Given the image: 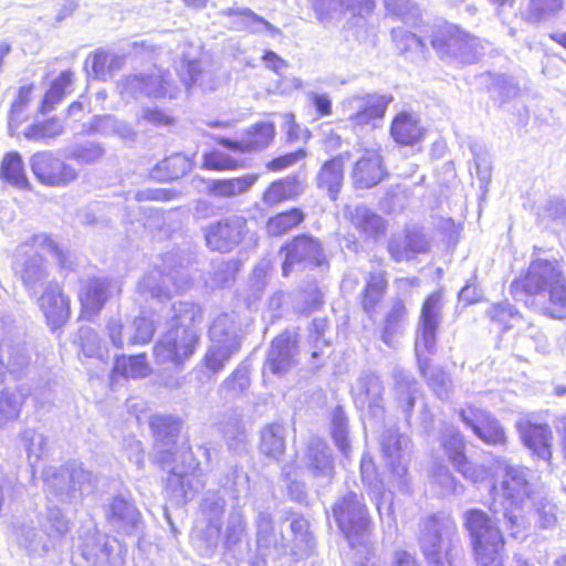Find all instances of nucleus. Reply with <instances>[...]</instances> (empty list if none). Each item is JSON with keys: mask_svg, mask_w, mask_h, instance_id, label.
Here are the masks:
<instances>
[{"mask_svg": "<svg viewBox=\"0 0 566 566\" xmlns=\"http://www.w3.org/2000/svg\"><path fill=\"white\" fill-rule=\"evenodd\" d=\"M418 357V366L421 375L427 379L428 385L432 388L440 399H448L451 380L443 369L431 367L429 355L427 352L416 353Z\"/></svg>", "mask_w": 566, "mask_h": 566, "instance_id": "nucleus-40", "label": "nucleus"}, {"mask_svg": "<svg viewBox=\"0 0 566 566\" xmlns=\"http://www.w3.org/2000/svg\"><path fill=\"white\" fill-rule=\"evenodd\" d=\"M38 304L49 325L52 328L61 326L69 317L70 305L69 300L64 296L61 287L56 283L50 282L42 295L38 300Z\"/></svg>", "mask_w": 566, "mask_h": 566, "instance_id": "nucleus-29", "label": "nucleus"}, {"mask_svg": "<svg viewBox=\"0 0 566 566\" xmlns=\"http://www.w3.org/2000/svg\"><path fill=\"white\" fill-rule=\"evenodd\" d=\"M275 127L272 123H258L251 126L240 140L220 137L217 143L235 153H250L266 148L273 140Z\"/></svg>", "mask_w": 566, "mask_h": 566, "instance_id": "nucleus-27", "label": "nucleus"}, {"mask_svg": "<svg viewBox=\"0 0 566 566\" xmlns=\"http://www.w3.org/2000/svg\"><path fill=\"white\" fill-rule=\"evenodd\" d=\"M291 531L294 534L295 555H307L314 547V537L308 531V523L303 518H296L291 522Z\"/></svg>", "mask_w": 566, "mask_h": 566, "instance_id": "nucleus-57", "label": "nucleus"}, {"mask_svg": "<svg viewBox=\"0 0 566 566\" xmlns=\"http://www.w3.org/2000/svg\"><path fill=\"white\" fill-rule=\"evenodd\" d=\"M178 271L164 273L159 269H153L146 273L137 284V293L144 300H153L164 303L170 300L172 292H179L185 289L182 284L176 282Z\"/></svg>", "mask_w": 566, "mask_h": 566, "instance_id": "nucleus-22", "label": "nucleus"}, {"mask_svg": "<svg viewBox=\"0 0 566 566\" xmlns=\"http://www.w3.org/2000/svg\"><path fill=\"white\" fill-rule=\"evenodd\" d=\"M390 132L394 139L401 145H413L422 137V128L417 119L407 113L396 116Z\"/></svg>", "mask_w": 566, "mask_h": 566, "instance_id": "nucleus-45", "label": "nucleus"}, {"mask_svg": "<svg viewBox=\"0 0 566 566\" xmlns=\"http://www.w3.org/2000/svg\"><path fill=\"white\" fill-rule=\"evenodd\" d=\"M391 36L397 49L401 52L417 51L421 53L423 51L424 43L422 40L402 28L392 29Z\"/></svg>", "mask_w": 566, "mask_h": 566, "instance_id": "nucleus-63", "label": "nucleus"}, {"mask_svg": "<svg viewBox=\"0 0 566 566\" xmlns=\"http://www.w3.org/2000/svg\"><path fill=\"white\" fill-rule=\"evenodd\" d=\"M381 450L391 469L396 486L403 492L409 491V479L407 476V450L410 440L407 436L400 434L395 430H387L382 433Z\"/></svg>", "mask_w": 566, "mask_h": 566, "instance_id": "nucleus-15", "label": "nucleus"}, {"mask_svg": "<svg viewBox=\"0 0 566 566\" xmlns=\"http://www.w3.org/2000/svg\"><path fill=\"white\" fill-rule=\"evenodd\" d=\"M457 531L449 516H431L422 522L420 547L431 566H450L449 549Z\"/></svg>", "mask_w": 566, "mask_h": 566, "instance_id": "nucleus-8", "label": "nucleus"}, {"mask_svg": "<svg viewBox=\"0 0 566 566\" xmlns=\"http://www.w3.org/2000/svg\"><path fill=\"white\" fill-rule=\"evenodd\" d=\"M312 8L322 22L339 20L346 14L365 17L373 12L374 0H312Z\"/></svg>", "mask_w": 566, "mask_h": 566, "instance_id": "nucleus-24", "label": "nucleus"}, {"mask_svg": "<svg viewBox=\"0 0 566 566\" xmlns=\"http://www.w3.org/2000/svg\"><path fill=\"white\" fill-rule=\"evenodd\" d=\"M361 481L370 499L375 502L380 518L385 515L394 521L392 499L385 491L384 482L378 478L373 459L364 454L360 461Z\"/></svg>", "mask_w": 566, "mask_h": 566, "instance_id": "nucleus-26", "label": "nucleus"}, {"mask_svg": "<svg viewBox=\"0 0 566 566\" xmlns=\"http://www.w3.org/2000/svg\"><path fill=\"white\" fill-rule=\"evenodd\" d=\"M31 170L36 179L49 187H67L78 178L72 165L54 156L51 151H39L30 158Z\"/></svg>", "mask_w": 566, "mask_h": 566, "instance_id": "nucleus-12", "label": "nucleus"}, {"mask_svg": "<svg viewBox=\"0 0 566 566\" xmlns=\"http://www.w3.org/2000/svg\"><path fill=\"white\" fill-rule=\"evenodd\" d=\"M74 566H114L113 547L94 525L83 526L72 555Z\"/></svg>", "mask_w": 566, "mask_h": 566, "instance_id": "nucleus-9", "label": "nucleus"}, {"mask_svg": "<svg viewBox=\"0 0 566 566\" xmlns=\"http://www.w3.org/2000/svg\"><path fill=\"white\" fill-rule=\"evenodd\" d=\"M14 536L18 544L31 555L45 554L52 546L44 532L36 531L33 521L17 524Z\"/></svg>", "mask_w": 566, "mask_h": 566, "instance_id": "nucleus-36", "label": "nucleus"}, {"mask_svg": "<svg viewBox=\"0 0 566 566\" xmlns=\"http://www.w3.org/2000/svg\"><path fill=\"white\" fill-rule=\"evenodd\" d=\"M350 159V153H342L327 160L316 176L318 188L327 191L332 200H336L344 181V164Z\"/></svg>", "mask_w": 566, "mask_h": 566, "instance_id": "nucleus-33", "label": "nucleus"}, {"mask_svg": "<svg viewBox=\"0 0 566 566\" xmlns=\"http://www.w3.org/2000/svg\"><path fill=\"white\" fill-rule=\"evenodd\" d=\"M120 292L122 287L117 281L91 279L82 287L80 298L86 311L96 313L102 308L109 296L119 294Z\"/></svg>", "mask_w": 566, "mask_h": 566, "instance_id": "nucleus-31", "label": "nucleus"}, {"mask_svg": "<svg viewBox=\"0 0 566 566\" xmlns=\"http://www.w3.org/2000/svg\"><path fill=\"white\" fill-rule=\"evenodd\" d=\"M260 450L271 459H280L285 450V429L282 424L272 423L262 429Z\"/></svg>", "mask_w": 566, "mask_h": 566, "instance_id": "nucleus-46", "label": "nucleus"}, {"mask_svg": "<svg viewBox=\"0 0 566 566\" xmlns=\"http://www.w3.org/2000/svg\"><path fill=\"white\" fill-rule=\"evenodd\" d=\"M479 566H504V539L497 525L481 510L464 514Z\"/></svg>", "mask_w": 566, "mask_h": 566, "instance_id": "nucleus-6", "label": "nucleus"}, {"mask_svg": "<svg viewBox=\"0 0 566 566\" xmlns=\"http://www.w3.org/2000/svg\"><path fill=\"white\" fill-rule=\"evenodd\" d=\"M1 177L12 186L27 189L29 181L24 172L23 161L19 153L12 151L1 163Z\"/></svg>", "mask_w": 566, "mask_h": 566, "instance_id": "nucleus-49", "label": "nucleus"}, {"mask_svg": "<svg viewBox=\"0 0 566 566\" xmlns=\"http://www.w3.org/2000/svg\"><path fill=\"white\" fill-rule=\"evenodd\" d=\"M400 245L401 242L399 241H390L388 244V251L397 262L410 260L415 254L428 250V241L418 231H409L403 238V250H400Z\"/></svg>", "mask_w": 566, "mask_h": 566, "instance_id": "nucleus-44", "label": "nucleus"}, {"mask_svg": "<svg viewBox=\"0 0 566 566\" xmlns=\"http://www.w3.org/2000/svg\"><path fill=\"white\" fill-rule=\"evenodd\" d=\"M430 42L439 57L450 64L476 63L485 51L484 41L450 23L434 27Z\"/></svg>", "mask_w": 566, "mask_h": 566, "instance_id": "nucleus-3", "label": "nucleus"}, {"mask_svg": "<svg viewBox=\"0 0 566 566\" xmlns=\"http://www.w3.org/2000/svg\"><path fill=\"white\" fill-rule=\"evenodd\" d=\"M7 324V329L3 336L0 337V353L6 347L8 352L7 368L12 374H20L30 363V355L23 342L14 343L12 336L11 323L3 321Z\"/></svg>", "mask_w": 566, "mask_h": 566, "instance_id": "nucleus-38", "label": "nucleus"}, {"mask_svg": "<svg viewBox=\"0 0 566 566\" xmlns=\"http://www.w3.org/2000/svg\"><path fill=\"white\" fill-rule=\"evenodd\" d=\"M461 420L483 442L504 446L506 434L500 422L486 410L469 406L460 411Z\"/></svg>", "mask_w": 566, "mask_h": 566, "instance_id": "nucleus-18", "label": "nucleus"}, {"mask_svg": "<svg viewBox=\"0 0 566 566\" xmlns=\"http://www.w3.org/2000/svg\"><path fill=\"white\" fill-rule=\"evenodd\" d=\"M308 469L315 476L331 478L334 472L332 453L319 438H312L306 450Z\"/></svg>", "mask_w": 566, "mask_h": 566, "instance_id": "nucleus-37", "label": "nucleus"}, {"mask_svg": "<svg viewBox=\"0 0 566 566\" xmlns=\"http://www.w3.org/2000/svg\"><path fill=\"white\" fill-rule=\"evenodd\" d=\"M392 96L367 94L365 96H352L343 102V108L349 114L348 119L355 126H364L371 120L381 118Z\"/></svg>", "mask_w": 566, "mask_h": 566, "instance_id": "nucleus-17", "label": "nucleus"}, {"mask_svg": "<svg viewBox=\"0 0 566 566\" xmlns=\"http://www.w3.org/2000/svg\"><path fill=\"white\" fill-rule=\"evenodd\" d=\"M563 8V0H530L523 17L527 22L537 23L557 13Z\"/></svg>", "mask_w": 566, "mask_h": 566, "instance_id": "nucleus-53", "label": "nucleus"}, {"mask_svg": "<svg viewBox=\"0 0 566 566\" xmlns=\"http://www.w3.org/2000/svg\"><path fill=\"white\" fill-rule=\"evenodd\" d=\"M63 124L57 118H50L43 123L29 126L24 132L25 138L30 140H43L54 138L63 133Z\"/></svg>", "mask_w": 566, "mask_h": 566, "instance_id": "nucleus-61", "label": "nucleus"}, {"mask_svg": "<svg viewBox=\"0 0 566 566\" xmlns=\"http://www.w3.org/2000/svg\"><path fill=\"white\" fill-rule=\"evenodd\" d=\"M385 176L381 156L376 150H367L356 163L353 180L357 188L368 189L378 185Z\"/></svg>", "mask_w": 566, "mask_h": 566, "instance_id": "nucleus-32", "label": "nucleus"}, {"mask_svg": "<svg viewBox=\"0 0 566 566\" xmlns=\"http://www.w3.org/2000/svg\"><path fill=\"white\" fill-rule=\"evenodd\" d=\"M248 232L247 219L238 214L210 223L203 229L207 247L222 253L238 247Z\"/></svg>", "mask_w": 566, "mask_h": 566, "instance_id": "nucleus-13", "label": "nucleus"}, {"mask_svg": "<svg viewBox=\"0 0 566 566\" xmlns=\"http://www.w3.org/2000/svg\"><path fill=\"white\" fill-rule=\"evenodd\" d=\"M354 402L360 410H366L374 418L384 415V386L375 374H363L352 389Z\"/></svg>", "mask_w": 566, "mask_h": 566, "instance_id": "nucleus-23", "label": "nucleus"}, {"mask_svg": "<svg viewBox=\"0 0 566 566\" xmlns=\"http://www.w3.org/2000/svg\"><path fill=\"white\" fill-rule=\"evenodd\" d=\"M441 446L451 463L464 478L476 482L483 474V470L478 471L468 462L464 453V440L458 429L453 427L446 428L441 437Z\"/></svg>", "mask_w": 566, "mask_h": 566, "instance_id": "nucleus-28", "label": "nucleus"}, {"mask_svg": "<svg viewBox=\"0 0 566 566\" xmlns=\"http://www.w3.org/2000/svg\"><path fill=\"white\" fill-rule=\"evenodd\" d=\"M155 326L146 317H137L126 327L127 344H146L154 335Z\"/></svg>", "mask_w": 566, "mask_h": 566, "instance_id": "nucleus-60", "label": "nucleus"}, {"mask_svg": "<svg viewBox=\"0 0 566 566\" xmlns=\"http://www.w3.org/2000/svg\"><path fill=\"white\" fill-rule=\"evenodd\" d=\"M332 436L338 449L347 455L349 442L347 439V418L342 408H336L332 418Z\"/></svg>", "mask_w": 566, "mask_h": 566, "instance_id": "nucleus-62", "label": "nucleus"}, {"mask_svg": "<svg viewBox=\"0 0 566 566\" xmlns=\"http://www.w3.org/2000/svg\"><path fill=\"white\" fill-rule=\"evenodd\" d=\"M73 73L71 71L62 72L52 83L50 90L46 92L41 112L43 114L51 112L54 106L62 101L66 88L72 84Z\"/></svg>", "mask_w": 566, "mask_h": 566, "instance_id": "nucleus-54", "label": "nucleus"}, {"mask_svg": "<svg viewBox=\"0 0 566 566\" xmlns=\"http://www.w3.org/2000/svg\"><path fill=\"white\" fill-rule=\"evenodd\" d=\"M226 512V500L219 491H208L200 504L201 518L196 528L202 532L208 544H216L220 536Z\"/></svg>", "mask_w": 566, "mask_h": 566, "instance_id": "nucleus-20", "label": "nucleus"}, {"mask_svg": "<svg viewBox=\"0 0 566 566\" xmlns=\"http://www.w3.org/2000/svg\"><path fill=\"white\" fill-rule=\"evenodd\" d=\"M431 484L434 489H437V493L440 496L455 494L459 492V490L462 489V486L458 484L453 475L450 473L449 469L444 465H437L433 468L431 474Z\"/></svg>", "mask_w": 566, "mask_h": 566, "instance_id": "nucleus-58", "label": "nucleus"}, {"mask_svg": "<svg viewBox=\"0 0 566 566\" xmlns=\"http://www.w3.org/2000/svg\"><path fill=\"white\" fill-rule=\"evenodd\" d=\"M44 527V534L48 539L51 542L53 546V542L56 538L65 535L70 530V522L63 515L60 509L57 507H49L48 513L45 515V524H42Z\"/></svg>", "mask_w": 566, "mask_h": 566, "instance_id": "nucleus-56", "label": "nucleus"}, {"mask_svg": "<svg viewBox=\"0 0 566 566\" xmlns=\"http://www.w3.org/2000/svg\"><path fill=\"white\" fill-rule=\"evenodd\" d=\"M304 191V187L295 176L273 181L263 192L262 201L265 206L272 207L282 201L294 199Z\"/></svg>", "mask_w": 566, "mask_h": 566, "instance_id": "nucleus-39", "label": "nucleus"}, {"mask_svg": "<svg viewBox=\"0 0 566 566\" xmlns=\"http://www.w3.org/2000/svg\"><path fill=\"white\" fill-rule=\"evenodd\" d=\"M349 218L353 227L365 239H378L385 233V220L366 206H356Z\"/></svg>", "mask_w": 566, "mask_h": 566, "instance_id": "nucleus-35", "label": "nucleus"}, {"mask_svg": "<svg viewBox=\"0 0 566 566\" xmlns=\"http://www.w3.org/2000/svg\"><path fill=\"white\" fill-rule=\"evenodd\" d=\"M41 252L52 255L62 268L67 266L63 251L49 235L38 234L32 242L22 243L15 250L12 268L30 291L48 275Z\"/></svg>", "mask_w": 566, "mask_h": 566, "instance_id": "nucleus-4", "label": "nucleus"}, {"mask_svg": "<svg viewBox=\"0 0 566 566\" xmlns=\"http://www.w3.org/2000/svg\"><path fill=\"white\" fill-rule=\"evenodd\" d=\"M250 386V377L245 368H237L230 377L221 385V390H226L229 396L243 394Z\"/></svg>", "mask_w": 566, "mask_h": 566, "instance_id": "nucleus-64", "label": "nucleus"}, {"mask_svg": "<svg viewBox=\"0 0 566 566\" xmlns=\"http://www.w3.org/2000/svg\"><path fill=\"white\" fill-rule=\"evenodd\" d=\"M44 481L50 493L62 502H72L94 489L92 472L85 470L81 463L72 462L57 468H48L44 471Z\"/></svg>", "mask_w": 566, "mask_h": 566, "instance_id": "nucleus-7", "label": "nucleus"}, {"mask_svg": "<svg viewBox=\"0 0 566 566\" xmlns=\"http://www.w3.org/2000/svg\"><path fill=\"white\" fill-rule=\"evenodd\" d=\"M259 179L256 174H247L241 177L214 180L210 185V192L216 197L231 198L248 192Z\"/></svg>", "mask_w": 566, "mask_h": 566, "instance_id": "nucleus-42", "label": "nucleus"}, {"mask_svg": "<svg viewBox=\"0 0 566 566\" xmlns=\"http://www.w3.org/2000/svg\"><path fill=\"white\" fill-rule=\"evenodd\" d=\"M20 443L30 465L33 467L44 453L46 444L44 436L33 429H25L20 436Z\"/></svg>", "mask_w": 566, "mask_h": 566, "instance_id": "nucleus-55", "label": "nucleus"}, {"mask_svg": "<svg viewBox=\"0 0 566 566\" xmlns=\"http://www.w3.org/2000/svg\"><path fill=\"white\" fill-rule=\"evenodd\" d=\"M386 287L387 280L384 272L377 271L369 273L361 301L363 310L369 316L376 313V307L382 300Z\"/></svg>", "mask_w": 566, "mask_h": 566, "instance_id": "nucleus-47", "label": "nucleus"}, {"mask_svg": "<svg viewBox=\"0 0 566 566\" xmlns=\"http://www.w3.org/2000/svg\"><path fill=\"white\" fill-rule=\"evenodd\" d=\"M170 328L161 336L154 347L157 363L181 365L196 350L199 336L195 325L202 319V311L192 302L174 304Z\"/></svg>", "mask_w": 566, "mask_h": 566, "instance_id": "nucleus-2", "label": "nucleus"}, {"mask_svg": "<svg viewBox=\"0 0 566 566\" xmlns=\"http://www.w3.org/2000/svg\"><path fill=\"white\" fill-rule=\"evenodd\" d=\"M295 350V343L289 335L282 334L277 336L272 342L263 366L264 375L271 373L281 376L286 373L294 364Z\"/></svg>", "mask_w": 566, "mask_h": 566, "instance_id": "nucleus-30", "label": "nucleus"}, {"mask_svg": "<svg viewBox=\"0 0 566 566\" xmlns=\"http://www.w3.org/2000/svg\"><path fill=\"white\" fill-rule=\"evenodd\" d=\"M209 335L212 343L229 344L232 336L241 343L237 315L234 313L219 315L210 326Z\"/></svg>", "mask_w": 566, "mask_h": 566, "instance_id": "nucleus-48", "label": "nucleus"}, {"mask_svg": "<svg viewBox=\"0 0 566 566\" xmlns=\"http://www.w3.org/2000/svg\"><path fill=\"white\" fill-rule=\"evenodd\" d=\"M511 289L515 297L524 293L541 298L552 317H566V279L557 261H533L525 276L513 282Z\"/></svg>", "mask_w": 566, "mask_h": 566, "instance_id": "nucleus-1", "label": "nucleus"}, {"mask_svg": "<svg viewBox=\"0 0 566 566\" xmlns=\"http://www.w3.org/2000/svg\"><path fill=\"white\" fill-rule=\"evenodd\" d=\"M151 429L155 437L156 459L164 467L176 461V441L181 429V422L170 416H156L151 420Z\"/></svg>", "mask_w": 566, "mask_h": 566, "instance_id": "nucleus-21", "label": "nucleus"}, {"mask_svg": "<svg viewBox=\"0 0 566 566\" xmlns=\"http://www.w3.org/2000/svg\"><path fill=\"white\" fill-rule=\"evenodd\" d=\"M407 321V308L402 301L397 300L385 316L381 340L389 347H396Z\"/></svg>", "mask_w": 566, "mask_h": 566, "instance_id": "nucleus-41", "label": "nucleus"}, {"mask_svg": "<svg viewBox=\"0 0 566 566\" xmlns=\"http://www.w3.org/2000/svg\"><path fill=\"white\" fill-rule=\"evenodd\" d=\"M28 392L22 388H4L0 391V427L19 418Z\"/></svg>", "mask_w": 566, "mask_h": 566, "instance_id": "nucleus-43", "label": "nucleus"}, {"mask_svg": "<svg viewBox=\"0 0 566 566\" xmlns=\"http://www.w3.org/2000/svg\"><path fill=\"white\" fill-rule=\"evenodd\" d=\"M501 490L506 503L515 506L523 505L534 492L532 472L523 465H505Z\"/></svg>", "mask_w": 566, "mask_h": 566, "instance_id": "nucleus-19", "label": "nucleus"}, {"mask_svg": "<svg viewBox=\"0 0 566 566\" xmlns=\"http://www.w3.org/2000/svg\"><path fill=\"white\" fill-rule=\"evenodd\" d=\"M179 457L182 458V468L177 465L170 468L166 482V491L177 505L186 503L202 486L198 473L199 462L192 453L185 451Z\"/></svg>", "mask_w": 566, "mask_h": 566, "instance_id": "nucleus-10", "label": "nucleus"}, {"mask_svg": "<svg viewBox=\"0 0 566 566\" xmlns=\"http://www.w3.org/2000/svg\"><path fill=\"white\" fill-rule=\"evenodd\" d=\"M139 512L135 504L124 496H116L108 506V523L117 531L128 532L137 524Z\"/></svg>", "mask_w": 566, "mask_h": 566, "instance_id": "nucleus-34", "label": "nucleus"}, {"mask_svg": "<svg viewBox=\"0 0 566 566\" xmlns=\"http://www.w3.org/2000/svg\"><path fill=\"white\" fill-rule=\"evenodd\" d=\"M150 371L145 355L120 356L115 360L113 368L114 376L120 375L125 378H144Z\"/></svg>", "mask_w": 566, "mask_h": 566, "instance_id": "nucleus-50", "label": "nucleus"}, {"mask_svg": "<svg viewBox=\"0 0 566 566\" xmlns=\"http://www.w3.org/2000/svg\"><path fill=\"white\" fill-rule=\"evenodd\" d=\"M335 521L350 547L369 552L370 516L361 494L349 491L333 505Z\"/></svg>", "mask_w": 566, "mask_h": 566, "instance_id": "nucleus-5", "label": "nucleus"}, {"mask_svg": "<svg viewBox=\"0 0 566 566\" xmlns=\"http://www.w3.org/2000/svg\"><path fill=\"white\" fill-rule=\"evenodd\" d=\"M169 73L160 69L154 70L150 74L128 75L119 83L120 94L134 97L146 95L155 98H175L179 92L178 87L168 78Z\"/></svg>", "mask_w": 566, "mask_h": 566, "instance_id": "nucleus-11", "label": "nucleus"}, {"mask_svg": "<svg viewBox=\"0 0 566 566\" xmlns=\"http://www.w3.org/2000/svg\"><path fill=\"white\" fill-rule=\"evenodd\" d=\"M282 251L285 260L282 266L283 275L287 276L294 265L317 266L325 261V254L318 240L310 235H300L287 243Z\"/></svg>", "mask_w": 566, "mask_h": 566, "instance_id": "nucleus-16", "label": "nucleus"}, {"mask_svg": "<svg viewBox=\"0 0 566 566\" xmlns=\"http://www.w3.org/2000/svg\"><path fill=\"white\" fill-rule=\"evenodd\" d=\"M240 349V342L232 336L229 344L212 343L205 355L207 368L217 373L221 370L230 357Z\"/></svg>", "mask_w": 566, "mask_h": 566, "instance_id": "nucleus-51", "label": "nucleus"}, {"mask_svg": "<svg viewBox=\"0 0 566 566\" xmlns=\"http://www.w3.org/2000/svg\"><path fill=\"white\" fill-rule=\"evenodd\" d=\"M304 218V212L301 209L292 208L270 218L266 223V232L274 237L282 235L303 222Z\"/></svg>", "mask_w": 566, "mask_h": 566, "instance_id": "nucleus-52", "label": "nucleus"}, {"mask_svg": "<svg viewBox=\"0 0 566 566\" xmlns=\"http://www.w3.org/2000/svg\"><path fill=\"white\" fill-rule=\"evenodd\" d=\"M104 155V149L95 143L86 142L69 148L67 157L84 165L98 161Z\"/></svg>", "mask_w": 566, "mask_h": 566, "instance_id": "nucleus-59", "label": "nucleus"}, {"mask_svg": "<svg viewBox=\"0 0 566 566\" xmlns=\"http://www.w3.org/2000/svg\"><path fill=\"white\" fill-rule=\"evenodd\" d=\"M516 429L524 446L538 459L549 461L552 458L553 432L545 423H533L520 419Z\"/></svg>", "mask_w": 566, "mask_h": 566, "instance_id": "nucleus-25", "label": "nucleus"}, {"mask_svg": "<svg viewBox=\"0 0 566 566\" xmlns=\"http://www.w3.org/2000/svg\"><path fill=\"white\" fill-rule=\"evenodd\" d=\"M442 310L443 298L440 292L432 293L423 302L416 333V353H436L437 333L442 322Z\"/></svg>", "mask_w": 566, "mask_h": 566, "instance_id": "nucleus-14", "label": "nucleus"}]
</instances>
